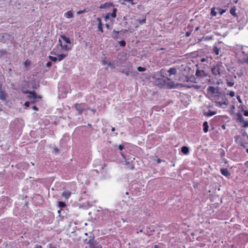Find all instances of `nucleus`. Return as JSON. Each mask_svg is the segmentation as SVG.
<instances>
[{
	"label": "nucleus",
	"mask_w": 248,
	"mask_h": 248,
	"mask_svg": "<svg viewBox=\"0 0 248 248\" xmlns=\"http://www.w3.org/2000/svg\"><path fill=\"white\" fill-rule=\"evenodd\" d=\"M235 53L239 63L243 64L248 62V46L237 45Z\"/></svg>",
	"instance_id": "nucleus-1"
},
{
	"label": "nucleus",
	"mask_w": 248,
	"mask_h": 248,
	"mask_svg": "<svg viewBox=\"0 0 248 248\" xmlns=\"http://www.w3.org/2000/svg\"><path fill=\"white\" fill-rule=\"evenodd\" d=\"M216 103V106L218 107H223L224 106H227L229 105V101L224 94L220 92L218 96H216L215 98L211 99Z\"/></svg>",
	"instance_id": "nucleus-2"
},
{
	"label": "nucleus",
	"mask_w": 248,
	"mask_h": 248,
	"mask_svg": "<svg viewBox=\"0 0 248 248\" xmlns=\"http://www.w3.org/2000/svg\"><path fill=\"white\" fill-rule=\"evenodd\" d=\"M58 44L65 51H68L71 49V41L69 38L64 35H61V38L59 39Z\"/></svg>",
	"instance_id": "nucleus-3"
},
{
	"label": "nucleus",
	"mask_w": 248,
	"mask_h": 248,
	"mask_svg": "<svg viewBox=\"0 0 248 248\" xmlns=\"http://www.w3.org/2000/svg\"><path fill=\"white\" fill-rule=\"evenodd\" d=\"M158 85L163 86L168 89H173L175 87L174 82L169 78L163 76L158 78Z\"/></svg>",
	"instance_id": "nucleus-4"
},
{
	"label": "nucleus",
	"mask_w": 248,
	"mask_h": 248,
	"mask_svg": "<svg viewBox=\"0 0 248 248\" xmlns=\"http://www.w3.org/2000/svg\"><path fill=\"white\" fill-rule=\"evenodd\" d=\"M224 69L221 62H217L214 64L211 67V71L214 76H220Z\"/></svg>",
	"instance_id": "nucleus-5"
},
{
	"label": "nucleus",
	"mask_w": 248,
	"mask_h": 248,
	"mask_svg": "<svg viewBox=\"0 0 248 248\" xmlns=\"http://www.w3.org/2000/svg\"><path fill=\"white\" fill-rule=\"evenodd\" d=\"M208 97L210 99H212L216 96L219 95L220 92L218 89L215 88L214 86H209L207 89Z\"/></svg>",
	"instance_id": "nucleus-6"
},
{
	"label": "nucleus",
	"mask_w": 248,
	"mask_h": 248,
	"mask_svg": "<svg viewBox=\"0 0 248 248\" xmlns=\"http://www.w3.org/2000/svg\"><path fill=\"white\" fill-rule=\"evenodd\" d=\"M236 117L237 122L241 124V126L242 127H248V121L245 120L244 118L243 117L242 115L240 113H237Z\"/></svg>",
	"instance_id": "nucleus-7"
},
{
	"label": "nucleus",
	"mask_w": 248,
	"mask_h": 248,
	"mask_svg": "<svg viewBox=\"0 0 248 248\" xmlns=\"http://www.w3.org/2000/svg\"><path fill=\"white\" fill-rule=\"evenodd\" d=\"M84 242L89 245L90 248H98L97 243L94 240V236H90L89 239H85Z\"/></svg>",
	"instance_id": "nucleus-8"
},
{
	"label": "nucleus",
	"mask_w": 248,
	"mask_h": 248,
	"mask_svg": "<svg viewBox=\"0 0 248 248\" xmlns=\"http://www.w3.org/2000/svg\"><path fill=\"white\" fill-rule=\"evenodd\" d=\"M117 9L116 8H113L112 12L111 13H107L104 17V19L107 21L108 19H113L116 17V13Z\"/></svg>",
	"instance_id": "nucleus-9"
},
{
	"label": "nucleus",
	"mask_w": 248,
	"mask_h": 248,
	"mask_svg": "<svg viewBox=\"0 0 248 248\" xmlns=\"http://www.w3.org/2000/svg\"><path fill=\"white\" fill-rule=\"evenodd\" d=\"M84 103H76L75 104V108L78 111L79 114H81L85 108Z\"/></svg>",
	"instance_id": "nucleus-10"
},
{
	"label": "nucleus",
	"mask_w": 248,
	"mask_h": 248,
	"mask_svg": "<svg viewBox=\"0 0 248 248\" xmlns=\"http://www.w3.org/2000/svg\"><path fill=\"white\" fill-rule=\"evenodd\" d=\"M51 54L54 55H57V60L59 61H61L63 59H64L65 57H66L68 56V54H61L57 55V53L55 52V49H54L51 52Z\"/></svg>",
	"instance_id": "nucleus-11"
},
{
	"label": "nucleus",
	"mask_w": 248,
	"mask_h": 248,
	"mask_svg": "<svg viewBox=\"0 0 248 248\" xmlns=\"http://www.w3.org/2000/svg\"><path fill=\"white\" fill-rule=\"evenodd\" d=\"M196 76L200 78H205L207 77L208 74L203 70L198 69L196 72Z\"/></svg>",
	"instance_id": "nucleus-12"
},
{
	"label": "nucleus",
	"mask_w": 248,
	"mask_h": 248,
	"mask_svg": "<svg viewBox=\"0 0 248 248\" xmlns=\"http://www.w3.org/2000/svg\"><path fill=\"white\" fill-rule=\"evenodd\" d=\"M71 195V192L68 190H65L62 194V196L65 200H68Z\"/></svg>",
	"instance_id": "nucleus-13"
},
{
	"label": "nucleus",
	"mask_w": 248,
	"mask_h": 248,
	"mask_svg": "<svg viewBox=\"0 0 248 248\" xmlns=\"http://www.w3.org/2000/svg\"><path fill=\"white\" fill-rule=\"evenodd\" d=\"M10 37V34L7 33H2L0 34V41L5 42L6 39H8Z\"/></svg>",
	"instance_id": "nucleus-14"
},
{
	"label": "nucleus",
	"mask_w": 248,
	"mask_h": 248,
	"mask_svg": "<svg viewBox=\"0 0 248 248\" xmlns=\"http://www.w3.org/2000/svg\"><path fill=\"white\" fill-rule=\"evenodd\" d=\"M113 4L110 2H107L105 3L104 4H101L99 8L100 9H106L107 8H109L110 7H113Z\"/></svg>",
	"instance_id": "nucleus-15"
},
{
	"label": "nucleus",
	"mask_w": 248,
	"mask_h": 248,
	"mask_svg": "<svg viewBox=\"0 0 248 248\" xmlns=\"http://www.w3.org/2000/svg\"><path fill=\"white\" fill-rule=\"evenodd\" d=\"M220 172L222 175L226 177H229L230 176L231 173L229 170L226 168H222L220 169Z\"/></svg>",
	"instance_id": "nucleus-16"
},
{
	"label": "nucleus",
	"mask_w": 248,
	"mask_h": 248,
	"mask_svg": "<svg viewBox=\"0 0 248 248\" xmlns=\"http://www.w3.org/2000/svg\"><path fill=\"white\" fill-rule=\"evenodd\" d=\"M7 96V93L3 91L0 89V99L1 100L4 101L6 100V97Z\"/></svg>",
	"instance_id": "nucleus-17"
},
{
	"label": "nucleus",
	"mask_w": 248,
	"mask_h": 248,
	"mask_svg": "<svg viewBox=\"0 0 248 248\" xmlns=\"http://www.w3.org/2000/svg\"><path fill=\"white\" fill-rule=\"evenodd\" d=\"M28 98L35 99L37 98V95L35 92L31 91L29 92V95L28 96Z\"/></svg>",
	"instance_id": "nucleus-18"
},
{
	"label": "nucleus",
	"mask_w": 248,
	"mask_h": 248,
	"mask_svg": "<svg viewBox=\"0 0 248 248\" xmlns=\"http://www.w3.org/2000/svg\"><path fill=\"white\" fill-rule=\"evenodd\" d=\"M64 17L67 18H70L73 17V14L71 11H68L64 13Z\"/></svg>",
	"instance_id": "nucleus-19"
},
{
	"label": "nucleus",
	"mask_w": 248,
	"mask_h": 248,
	"mask_svg": "<svg viewBox=\"0 0 248 248\" xmlns=\"http://www.w3.org/2000/svg\"><path fill=\"white\" fill-rule=\"evenodd\" d=\"M97 21L98 22V29L99 31H100L102 32H103V27H102V22H101V20L100 18H97Z\"/></svg>",
	"instance_id": "nucleus-20"
},
{
	"label": "nucleus",
	"mask_w": 248,
	"mask_h": 248,
	"mask_svg": "<svg viewBox=\"0 0 248 248\" xmlns=\"http://www.w3.org/2000/svg\"><path fill=\"white\" fill-rule=\"evenodd\" d=\"M181 152L183 154L186 155L189 153V149L187 146H183L181 148Z\"/></svg>",
	"instance_id": "nucleus-21"
},
{
	"label": "nucleus",
	"mask_w": 248,
	"mask_h": 248,
	"mask_svg": "<svg viewBox=\"0 0 248 248\" xmlns=\"http://www.w3.org/2000/svg\"><path fill=\"white\" fill-rule=\"evenodd\" d=\"M203 131L205 132V133H207L208 131V128H209V126H208V123L207 122H204L203 124Z\"/></svg>",
	"instance_id": "nucleus-22"
},
{
	"label": "nucleus",
	"mask_w": 248,
	"mask_h": 248,
	"mask_svg": "<svg viewBox=\"0 0 248 248\" xmlns=\"http://www.w3.org/2000/svg\"><path fill=\"white\" fill-rule=\"evenodd\" d=\"M119 31H116L113 30L112 34V37L114 39H117L118 38Z\"/></svg>",
	"instance_id": "nucleus-23"
},
{
	"label": "nucleus",
	"mask_w": 248,
	"mask_h": 248,
	"mask_svg": "<svg viewBox=\"0 0 248 248\" xmlns=\"http://www.w3.org/2000/svg\"><path fill=\"white\" fill-rule=\"evenodd\" d=\"M236 8L235 6L232 7L230 11V12L232 15L233 16H236L237 14L236 13Z\"/></svg>",
	"instance_id": "nucleus-24"
},
{
	"label": "nucleus",
	"mask_w": 248,
	"mask_h": 248,
	"mask_svg": "<svg viewBox=\"0 0 248 248\" xmlns=\"http://www.w3.org/2000/svg\"><path fill=\"white\" fill-rule=\"evenodd\" d=\"M220 50V48H218L217 46H214L213 47V52L215 53L216 55H218L219 54V51Z\"/></svg>",
	"instance_id": "nucleus-25"
},
{
	"label": "nucleus",
	"mask_w": 248,
	"mask_h": 248,
	"mask_svg": "<svg viewBox=\"0 0 248 248\" xmlns=\"http://www.w3.org/2000/svg\"><path fill=\"white\" fill-rule=\"evenodd\" d=\"M168 72L170 73V75H175L176 73V69L175 68H170L168 70Z\"/></svg>",
	"instance_id": "nucleus-26"
},
{
	"label": "nucleus",
	"mask_w": 248,
	"mask_h": 248,
	"mask_svg": "<svg viewBox=\"0 0 248 248\" xmlns=\"http://www.w3.org/2000/svg\"><path fill=\"white\" fill-rule=\"evenodd\" d=\"M217 113L216 111H211L209 110L205 114L206 116L209 117L215 115Z\"/></svg>",
	"instance_id": "nucleus-27"
},
{
	"label": "nucleus",
	"mask_w": 248,
	"mask_h": 248,
	"mask_svg": "<svg viewBox=\"0 0 248 248\" xmlns=\"http://www.w3.org/2000/svg\"><path fill=\"white\" fill-rule=\"evenodd\" d=\"M187 87L188 88H193L194 89H196V90H199L201 88V86L200 85H195V84H193V85H187Z\"/></svg>",
	"instance_id": "nucleus-28"
},
{
	"label": "nucleus",
	"mask_w": 248,
	"mask_h": 248,
	"mask_svg": "<svg viewBox=\"0 0 248 248\" xmlns=\"http://www.w3.org/2000/svg\"><path fill=\"white\" fill-rule=\"evenodd\" d=\"M66 204L63 202L61 201V202H58V206L61 209L64 208L66 206Z\"/></svg>",
	"instance_id": "nucleus-29"
},
{
	"label": "nucleus",
	"mask_w": 248,
	"mask_h": 248,
	"mask_svg": "<svg viewBox=\"0 0 248 248\" xmlns=\"http://www.w3.org/2000/svg\"><path fill=\"white\" fill-rule=\"evenodd\" d=\"M31 64V62L30 61L27 60L24 63V65L25 67L28 68L30 64Z\"/></svg>",
	"instance_id": "nucleus-30"
},
{
	"label": "nucleus",
	"mask_w": 248,
	"mask_h": 248,
	"mask_svg": "<svg viewBox=\"0 0 248 248\" xmlns=\"http://www.w3.org/2000/svg\"><path fill=\"white\" fill-rule=\"evenodd\" d=\"M146 16H144V18L142 20H138L137 21L141 25H142L146 22Z\"/></svg>",
	"instance_id": "nucleus-31"
},
{
	"label": "nucleus",
	"mask_w": 248,
	"mask_h": 248,
	"mask_svg": "<svg viewBox=\"0 0 248 248\" xmlns=\"http://www.w3.org/2000/svg\"><path fill=\"white\" fill-rule=\"evenodd\" d=\"M211 14L214 16H217V12L215 11V8L214 7L211 9Z\"/></svg>",
	"instance_id": "nucleus-32"
},
{
	"label": "nucleus",
	"mask_w": 248,
	"mask_h": 248,
	"mask_svg": "<svg viewBox=\"0 0 248 248\" xmlns=\"http://www.w3.org/2000/svg\"><path fill=\"white\" fill-rule=\"evenodd\" d=\"M48 58L50 60H51L52 62H56L58 60L57 57H53L52 56H48Z\"/></svg>",
	"instance_id": "nucleus-33"
},
{
	"label": "nucleus",
	"mask_w": 248,
	"mask_h": 248,
	"mask_svg": "<svg viewBox=\"0 0 248 248\" xmlns=\"http://www.w3.org/2000/svg\"><path fill=\"white\" fill-rule=\"evenodd\" d=\"M119 44L120 45V46H121L124 47L126 45V43H125V41L122 40V41L119 42Z\"/></svg>",
	"instance_id": "nucleus-34"
},
{
	"label": "nucleus",
	"mask_w": 248,
	"mask_h": 248,
	"mask_svg": "<svg viewBox=\"0 0 248 248\" xmlns=\"http://www.w3.org/2000/svg\"><path fill=\"white\" fill-rule=\"evenodd\" d=\"M189 80V81H191V82H194V83H196V78H195V77H194V76L191 77L189 78V80H188V79H187V81H188Z\"/></svg>",
	"instance_id": "nucleus-35"
},
{
	"label": "nucleus",
	"mask_w": 248,
	"mask_h": 248,
	"mask_svg": "<svg viewBox=\"0 0 248 248\" xmlns=\"http://www.w3.org/2000/svg\"><path fill=\"white\" fill-rule=\"evenodd\" d=\"M138 70L140 72H143L146 70V68L145 67L139 66L137 68Z\"/></svg>",
	"instance_id": "nucleus-36"
},
{
	"label": "nucleus",
	"mask_w": 248,
	"mask_h": 248,
	"mask_svg": "<svg viewBox=\"0 0 248 248\" xmlns=\"http://www.w3.org/2000/svg\"><path fill=\"white\" fill-rule=\"evenodd\" d=\"M226 84L228 87H232L234 85V82L232 81H228Z\"/></svg>",
	"instance_id": "nucleus-37"
},
{
	"label": "nucleus",
	"mask_w": 248,
	"mask_h": 248,
	"mask_svg": "<svg viewBox=\"0 0 248 248\" xmlns=\"http://www.w3.org/2000/svg\"><path fill=\"white\" fill-rule=\"evenodd\" d=\"M121 72L125 74L127 76H128L130 74V73L129 70L125 71V70H122Z\"/></svg>",
	"instance_id": "nucleus-38"
},
{
	"label": "nucleus",
	"mask_w": 248,
	"mask_h": 248,
	"mask_svg": "<svg viewBox=\"0 0 248 248\" xmlns=\"http://www.w3.org/2000/svg\"><path fill=\"white\" fill-rule=\"evenodd\" d=\"M227 94L229 95L231 97H233L235 95V93L233 91H230Z\"/></svg>",
	"instance_id": "nucleus-39"
},
{
	"label": "nucleus",
	"mask_w": 248,
	"mask_h": 248,
	"mask_svg": "<svg viewBox=\"0 0 248 248\" xmlns=\"http://www.w3.org/2000/svg\"><path fill=\"white\" fill-rule=\"evenodd\" d=\"M52 64L51 62H47L46 63V66L47 67H50L52 66Z\"/></svg>",
	"instance_id": "nucleus-40"
},
{
	"label": "nucleus",
	"mask_w": 248,
	"mask_h": 248,
	"mask_svg": "<svg viewBox=\"0 0 248 248\" xmlns=\"http://www.w3.org/2000/svg\"><path fill=\"white\" fill-rule=\"evenodd\" d=\"M236 98H237V99L238 101L239 102V103H242V100L241 99V97L239 95H237L236 96Z\"/></svg>",
	"instance_id": "nucleus-41"
},
{
	"label": "nucleus",
	"mask_w": 248,
	"mask_h": 248,
	"mask_svg": "<svg viewBox=\"0 0 248 248\" xmlns=\"http://www.w3.org/2000/svg\"><path fill=\"white\" fill-rule=\"evenodd\" d=\"M118 149L122 151V150H123L124 149V146L123 145L120 144L118 146Z\"/></svg>",
	"instance_id": "nucleus-42"
},
{
	"label": "nucleus",
	"mask_w": 248,
	"mask_h": 248,
	"mask_svg": "<svg viewBox=\"0 0 248 248\" xmlns=\"http://www.w3.org/2000/svg\"><path fill=\"white\" fill-rule=\"evenodd\" d=\"M226 12L225 10L219 9V13L221 15Z\"/></svg>",
	"instance_id": "nucleus-43"
},
{
	"label": "nucleus",
	"mask_w": 248,
	"mask_h": 248,
	"mask_svg": "<svg viewBox=\"0 0 248 248\" xmlns=\"http://www.w3.org/2000/svg\"><path fill=\"white\" fill-rule=\"evenodd\" d=\"M30 103L28 101H27L25 103L24 105L26 107H29L30 106Z\"/></svg>",
	"instance_id": "nucleus-44"
},
{
	"label": "nucleus",
	"mask_w": 248,
	"mask_h": 248,
	"mask_svg": "<svg viewBox=\"0 0 248 248\" xmlns=\"http://www.w3.org/2000/svg\"><path fill=\"white\" fill-rule=\"evenodd\" d=\"M244 115L245 116H248V111L247 110L243 111Z\"/></svg>",
	"instance_id": "nucleus-45"
},
{
	"label": "nucleus",
	"mask_w": 248,
	"mask_h": 248,
	"mask_svg": "<svg viewBox=\"0 0 248 248\" xmlns=\"http://www.w3.org/2000/svg\"><path fill=\"white\" fill-rule=\"evenodd\" d=\"M56 248V247L52 244H50L49 245V248Z\"/></svg>",
	"instance_id": "nucleus-46"
},
{
	"label": "nucleus",
	"mask_w": 248,
	"mask_h": 248,
	"mask_svg": "<svg viewBox=\"0 0 248 248\" xmlns=\"http://www.w3.org/2000/svg\"><path fill=\"white\" fill-rule=\"evenodd\" d=\"M32 108L33 109L36 110V111L38 110V108L36 106H33Z\"/></svg>",
	"instance_id": "nucleus-47"
},
{
	"label": "nucleus",
	"mask_w": 248,
	"mask_h": 248,
	"mask_svg": "<svg viewBox=\"0 0 248 248\" xmlns=\"http://www.w3.org/2000/svg\"><path fill=\"white\" fill-rule=\"evenodd\" d=\"M84 12V11H79L77 12V14H78V15L81 14L82 13H83Z\"/></svg>",
	"instance_id": "nucleus-48"
},
{
	"label": "nucleus",
	"mask_w": 248,
	"mask_h": 248,
	"mask_svg": "<svg viewBox=\"0 0 248 248\" xmlns=\"http://www.w3.org/2000/svg\"><path fill=\"white\" fill-rule=\"evenodd\" d=\"M153 248H159L158 245H155L153 247Z\"/></svg>",
	"instance_id": "nucleus-49"
},
{
	"label": "nucleus",
	"mask_w": 248,
	"mask_h": 248,
	"mask_svg": "<svg viewBox=\"0 0 248 248\" xmlns=\"http://www.w3.org/2000/svg\"><path fill=\"white\" fill-rule=\"evenodd\" d=\"M34 248H42V247L40 245H36Z\"/></svg>",
	"instance_id": "nucleus-50"
},
{
	"label": "nucleus",
	"mask_w": 248,
	"mask_h": 248,
	"mask_svg": "<svg viewBox=\"0 0 248 248\" xmlns=\"http://www.w3.org/2000/svg\"><path fill=\"white\" fill-rule=\"evenodd\" d=\"M190 35V32H186V36H189Z\"/></svg>",
	"instance_id": "nucleus-51"
},
{
	"label": "nucleus",
	"mask_w": 248,
	"mask_h": 248,
	"mask_svg": "<svg viewBox=\"0 0 248 248\" xmlns=\"http://www.w3.org/2000/svg\"><path fill=\"white\" fill-rule=\"evenodd\" d=\"M245 166L246 167H248V161H247V162H246L245 163Z\"/></svg>",
	"instance_id": "nucleus-52"
},
{
	"label": "nucleus",
	"mask_w": 248,
	"mask_h": 248,
	"mask_svg": "<svg viewBox=\"0 0 248 248\" xmlns=\"http://www.w3.org/2000/svg\"><path fill=\"white\" fill-rule=\"evenodd\" d=\"M30 92L31 91H24V92H23V93H25V94H26V93H29V92Z\"/></svg>",
	"instance_id": "nucleus-53"
},
{
	"label": "nucleus",
	"mask_w": 248,
	"mask_h": 248,
	"mask_svg": "<svg viewBox=\"0 0 248 248\" xmlns=\"http://www.w3.org/2000/svg\"><path fill=\"white\" fill-rule=\"evenodd\" d=\"M54 150L56 153H58L59 151V149L57 148H55Z\"/></svg>",
	"instance_id": "nucleus-54"
},
{
	"label": "nucleus",
	"mask_w": 248,
	"mask_h": 248,
	"mask_svg": "<svg viewBox=\"0 0 248 248\" xmlns=\"http://www.w3.org/2000/svg\"><path fill=\"white\" fill-rule=\"evenodd\" d=\"M161 159H157V162L158 163H160L161 162Z\"/></svg>",
	"instance_id": "nucleus-55"
},
{
	"label": "nucleus",
	"mask_w": 248,
	"mask_h": 248,
	"mask_svg": "<svg viewBox=\"0 0 248 248\" xmlns=\"http://www.w3.org/2000/svg\"><path fill=\"white\" fill-rule=\"evenodd\" d=\"M106 27H107L108 29V28H109V25L108 24H106Z\"/></svg>",
	"instance_id": "nucleus-56"
},
{
	"label": "nucleus",
	"mask_w": 248,
	"mask_h": 248,
	"mask_svg": "<svg viewBox=\"0 0 248 248\" xmlns=\"http://www.w3.org/2000/svg\"><path fill=\"white\" fill-rule=\"evenodd\" d=\"M200 29V27H197L196 29H195V31H198Z\"/></svg>",
	"instance_id": "nucleus-57"
},
{
	"label": "nucleus",
	"mask_w": 248,
	"mask_h": 248,
	"mask_svg": "<svg viewBox=\"0 0 248 248\" xmlns=\"http://www.w3.org/2000/svg\"><path fill=\"white\" fill-rule=\"evenodd\" d=\"M61 210H62V209H61L60 210H58V214H61Z\"/></svg>",
	"instance_id": "nucleus-58"
},
{
	"label": "nucleus",
	"mask_w": 248,
	"mask_h": 248,
	"mask_svg": "<svg viewBox=\"0 0 248 248\" xmlns=\"http://www.w3.org/2000/svg\"><path fill=\"white\" fill-rule=\"evenodd\" d=\"M111 131H112V132L114 131H115V128H114V127H112V128H111Z\"/></svg>",
	"instance_id": "nucleus-59"
},
{
	"label": "nucleus",
	"mask_w": 248,
	"mask_h": 248,
	"mask_svg": "<svg viewBox=\"0 0 248 248\" xmlns=\"http://www.w3.org/2000/svg\"><path fill=\"white\" fill-rule=\"evenodd\" d=\"M102 63L103 64H105L106 63V62L105 61H102Z\"/></svg>",
	"instance_id": "nucleus-60"
},
{
	"label": "nucleus",
	"mask_w": 248,
	"mask_h": 248,
	"mask_svg": "<svg viewBox=\"0 0 248 248\" xmlns=\"http://www.w3.org/2000/svg\"><path fill=\"white\" fill-rule=\"evenodd\" d=\"M222 128H223V129H225V126L224 125H223L222 126Z\"/></svg>",
	"instance_id": "nucleus-61"
},
{
	"label": "nucleus",
	"mask_w": 248,
	"mask_h": 248,
	"mask_svg": "<svg viewBox=\"0 0 248 248\" xmlns=\"http://www.w3.org/2000/svg\"><path fill=\"white\" fill-rule=\"evenodd\" d=\"M246 152H247V153H248V149H246Z\"/></svg>",
	"instance_id": "nucleus-62"
},
{
	"label": "nucleus",
	"mask_w": 248,
	"mask_h": 248,
	"mask_svg": "<svg viewBox=\"0 0 248 248\" xmlns=\"http://www.w3.org/2000/svg\"><path fill=\"white\" fill-rule=\"evenodd\" d=\"M133 168H134V166H131V169H133Z\"/></svg>",
	"instance_id": "nucleus-63"
},
{
	"label": "nucleus",
	"mask_w": 248,
	"mask_h": 248,
	"mask_svg": "<svg viewBox=\"0 0 248 248\" xmlns=\"http://www.w3.org/2000/svg\"><path fill=\"white\" fill-rule=\"evenodd\" d=\"M108 65H111V63H110V62H109V63H108Z\"/></svg>",
	"instance_id": "nucleus-64"
}]
</instances>
